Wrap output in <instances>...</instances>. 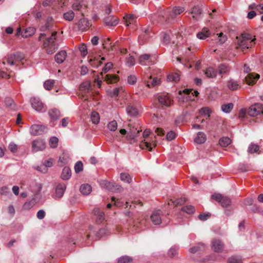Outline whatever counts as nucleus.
<instances>
[{"mask_svg": "<svg viewBox=\"0 0 263 263\" xmlns=\"http://www.w3.org/2000/svg\"><path fill=\"white\" fill-rule=\"evenodd\" d=\"M144 82L148 87L155 86L160 83V80L157 78H152L151 75H145L144 77Z\"/></svg>", "mask_w": 263, "mask_h": 263, "instance_id": "1a4fd4ad", "label": "nucleus"}, {"mask_svg": "<svg viewBox=\"0 0 263 263\" xmlns=\"http://www.w3.org/2000/svg\"><path fill=\"white\" fill-rule=\"evenodd\" d=\"M35 169L43 173H46L48 171V168L44 164H42L40 165L37 166Z\"/></svg>", "mask_w": 263, "mask_h": 263, "instance_id": "0e129e2a", "label": "nucleus"}, {"mask_svg": "<svg viewBox=\"0 0 263 263\" xmlns=\"http://www.w3.org/2000/svg\"><path fill=\"white\" fill-rule=\"evenodd\" d=\"M58 139L55 137H52L50 139L49 145L52 148H55L57 147L58 143Z\"/></svg>", "mask_w": 263, "mask_h": 263, "instance_id": "13d9d810", "label": "nucleus"}, {"mask_svg": "<svg viewBox=\"0 0 263 263\" xmlns=\"http://www.w3.org/2000/svg\"><path fill=\"white\" fill-rule=\"evenodd\" d=\"M107 234V230L105 228L101 229L96 234L97 238H101Z\"/></svg>", "mask_w": 263, "mask_h": 263, "instance_id": "774afa93", "label": "nucleus"}, {"mask_svg": "<svg viewBox=\"0 0 263 263\" xmlns=\"http://www.w3.org/2000/svg\"><path fill=\"white\" fill-rule=\"evenodd\" d=\"M90 88V83L89 81H86L82 83L80 86V89L81 93L79 95L80 98L84 99V100H87L88 97L87 96V93L89 92Z\"/></svg>", "mask_w": 263, "mask_h": 263, "instance_id": "423d86ee", "label": "nucleus"}, {"mask_svg": "<svg viewBox=\"0 0 263 263\" xmlns=\"http://www.w3.org/2000/svg\"><path fill=\"white\" fill-rule=\"evenodd\" d=\"M112 66L113 65L111 63L109 62L106 63L104 68H103L101 74L103 76V73H107L108 71L112 68Z\"/></svg>", "mask_w": 263, "mask_h": 263, "instance_id": "69168bd1", "label": "nucleus"}, {"mask_svg": "<svg viewBox=\"0 0 263 263\" xmlns=\"http://www.w3.org/2000/svg\"><path fill=\"white\" fill-rule=\"evenodd\" d=\"M234 105L233 103H228L221 105L222 110L226 113H229L233 108Z\"/></svg>", "mask_w": 263, "mask_h": 263, "instance_id": "37998d69", "label": "nucleus"}, {"mask_svg": "<svg viewBox=\"0 0 263 263\" xmlns=\"http://www.w3.org/2000/svg\"><path fill=\"white\" fill-rule=\"evenodd\" d=\"M168 81L177 83L180 80V73L179 72H173L167 76Z\"/></svg>", "mask_w": 263, "mask_h": 263, "instance_id": "c756f323", "label": "nucleus"}, {"mask_svg": "<svg viewBox=\"0 0 263 263\" xmlns=\"http://www.w3.org/2000/svg\"><path fill=\"white\" fill-rule=\"evenodd\" d=\"M104 22L107 26H115L118 23V19L115 16H109L104 19Z\"/></svg>", "mask_w": 263, "mask_h": 263, "instance_id": "4be33fe9", "label": "nucleus"}, {"mask_svg": "<svg viewBox=\"0 0 263 263\" xmlns=\"http://www.w3.org/2000/svg\"><path fill=\"white\" fill-rule=\"evenodd\" d=\"M83 169V165L82 162H77L74 165V171L76 173H79Z\"/></svg>", "mask_w": 263, "mask_h": 263, "instance_id": "052dcab7", "label": "nucleus"}, {"mask_svg": "<svg viewBox=\"0 0 263 263\" xmlns=\"http://www.w3.org/2000/svg\"><path fill=\"white\" fill-rule=\"evenodd\" d=\"M158 101L160 104L162 106V107H170L172 104L173 100L167 95H162L159 96L158 97Z\"/></svg>", "mask_w": 263, "mask_h": 263, "instance_id": "9d476101", "label": "nucleus"}, {"mask_svg": "<svg viewBox=\"0 0 263 263\" xmlns=\"http://www.w3.org/2000/svg\"><path fill=\"white\" fill-rule=\"evenodd\" d=\"M259 148L258 145L252 143L249 145L248 152L251 154H253L255 153L259 154Z\"/></svg>", "mask_w": 263, "mask_h": 263, "instance_id": "79ce46f5", "label": "nucleus"}, {"mask_svg": "<svg viewBox=\"0 0 263 263\" xmlns=\"http://www.w3.org/2000/svg\"><path fill=\"white\" fill-rule=\"evenodd\" d=\"M13 53L8 55L7 58L4 59L3 64L5 65L6 63H7L10 65H14L17 61H15V57Z\"/></svg>", "mask_w": 263, "mask_h": 263, "instance_id": "2f4dec72", "label": "nucleus"}, {"mask_svg": "<svg viewBox=\"0 0 263 263\" xmlns=\"http://www.w3.org/2000/svg\"><path fill=\"white\" fill-rule=\"evenodd\" d=\"M228 263H242L241 258L238 256H232L228 258Z\"/></svg>", "mask_w": 263, "mask_h": 263, "instance_id": "a18cd8bd", "label": "nucleus"}, {"mask_svg": "<svg viewBox=\"0 0 263 263\" xmlns=\"http://www.w3.org/2000/svg\"><path fill=\"white\" fill-rule=\"evenodd\" d=\"M203 71L205 75L209 78H215L217 74V69L212 67L207 68Z\"/></svg>", "mask_w": 263, "mask_h": 263, "instance_id": "412c9836", "label": "nucleus"}, {"mask_svg": "<svg viewBox=\"0 0 263 263\" xmlns=\"http://www.w3.org/2000/svg\"><path fill=\"white\" fill-rule=\"evenodd\" d=\"M47 130V128L43 125L34 124L30 127V134L33 136L42 135Z\"/></svg>", "mask_w": 263, "mask_h": 263, "instance_id": "0eeeda50", "label": "nucleus"}, {"mask_svg": "<svg viewBox=\"0 0 263 263\" xmlns=\"http://www.w3.org/2000/svg\"><path fill=\"white\" fill-rule=\"evenodd\" d=\"M186 201L185 198H180L179 199H177L175 200H170V201L168 202V205L174 204L175 206H178L179 205H181L183 204Z\"/></svg>", "mask_w": 263, "mask_h": 263, "instance_id": "58836bf2", "label": "nucleus"}, {"mask_svg": "<svg viewBox=\"0 0 263 263\" xmlns=\"http://www.w3.org/2000/svg\"><path fill=\"white\" fill-rule=\"evenodd\" d=\"M205 246L203 243H198L190 249V252L192 253H195L199 250H202L204 249Z\"/></svg>", "mask_w": 263, "mask_h": 263, "instance_id": "ea45409f", "label": "nucleus"}, {"mask_svg": "<svg viewBox=\"0 0 263 263\" xmlns=\"http://www.w3.org/2000/svg\"><path fill=\"white\" fill-rule=\"evenodd\" d=\"M149 134H150L149 130L145 129L143 133V137L145 139L147 138L148 137ZM152 145H153L154 147L156 146V145H157L156 142L153 141V142L152 143L148 141H146L145 139H144L143 141H142V142H141V143L140 144V147L142 149H148L149 151H152V150L153 149Z\"/></svg>", "mask_w": 263, "mask_h": 263, "instance_id": "20e7f679", "label": "nucleus"}, {"mask_svg": "<svg viewBox=\"0 0 263 263\" xmlns=\"http://www.w3.org/2000/svg\"><path fill=\"white\" fill-rule=\"evenodd\" d=\"M162 212L160 211H156L153 213L151 216V219L154 224H160L162 222Z\"/></svg>", "mask_w": 263, "mask_h": 263, "instance_id": "f8f14e48", "label": "nucleus"}, {"mask_svg": "<svg viewBox=\"0 0 263 263\" xmlns=\"http://www.w3.org/2000/svg\"><path fill=\"white\" fill-rule=\"evenodd\" d=\"M93 213L97 216L96 221L98 224H101L104 221V213L101 211L100 209L95 208L93 210Z\"/></svg>", "mask_w": 263, "mask_h": 263, "instance_id": "f3484780", "label": "nucleus"}, {"mask_svg": "<svg viewBox=\"0 0 263 263\" xmlns=\"http://www.w3.org/2000/svg\"><path fill=\"white\" fill-rule=\"evenodd\" d=\"M80 191L83 195H87L91 192V187L88 184H83L80 186Z\"/></svg>", "mask_w": 263, "mask_h": 263, "instance_id": "473e14b6", "label": "nucleus"}, {"mask_svg": "<svg viewBox=\"0 0 263 263\" xmlns=\"http://www.w3.org/2000/svg\"><path fill=\"white\" fill-rule=\"evenodd\" d=\"M260 76L258 74L250 73L245 77V81L247 84L251 85L256 83L259 78Z\"/></svg>", "mask_w": 263, "mask_h": 263, "instance_id": "ddd939ff", "label": "nucleus"}, {"mask_svg": "<svg viewBox=\"0 0 263 263\" xmlns=\"http://www.w3.org/2000/svg\"><path fill=\"white\" fill-rule=\"evenodd\" d=\"M107 127L110 130L114 132L117 128V123L115 120L112 121L108 124Z\"/></svg>", "mask_w": 263, "mask_h": 263, "instance_id": "bf43d9fd", "label": "nucleus"}, {"mask_svg": "<svg viewBox=\"0 0 263 263\" xmlns=\"http://www.w3.org/2000/svg\"><path fill=\"white\" fill-rule=\"evenodd\" d=\"M100 184L102 187L113 192H121L123 190L121 185L111 183L107 180H102Z\"/></svg>", "mask_w": 263, "mask_h": 263, "instance_id": "7ed1b4c3", "label": "nucleus"}, {"mask_svg": "<svg viewBox=\"0 0 263 263\" xmlns=\"http://www.w3.org/2000/svg\"><path fill=\"white\" fill-rule=\"evenodd\" d=\"M14 54V56L15 57V61L17 62L21 61L24 58V55L23 53L21 52H16Z\"/></svg>", "mask_w": 263, "mask_h": 263, "instance_id": "338daca9", "label": "nucleus"}, {"mask_svg": "<svg viewBox=\"0 0 263 263\" xmlns=\"http://www.w3.org/2000/svg\"><path fill=\"white\" fill-rule=\"evenodd\" d=\"M126 111L129 115H130L132 116H136L138 113L137 109L132 105L127 106Z\"/></svg>", "mask_w": 263, "mask_h": 263, "instance_id": "c03bdc74", "label": "nucleus"}, {"mask_svg": "<svg viewBox=\"0 0 263 263\" xmlns=\"http://www.w3.org/2000/svg\"><path fill=\"white\" fill-rule=\"evenodd\" d=\"M206 139V135L202 132H199L197 137L195 138V142L198 144L203 143Z\"/></svg>", "mask_w": 263, "mask_h": 263, "instance_id": "7c9ffc66", "label": "nucleus"}, {"mask_svg": "<svg viewBox=\"0 0 263 263\" xmlns=\"http://www.w3.org/2000/svg\"><path fill=\"white\" fill-rule=\"evenodd\" d=\"M6 106L11 110H15L16 109V104L11 98L7 97L5 100Z\"/></svg>", "mask_w": 263, "mask_h": 263, "instance_id": "72a5a7b5", "label": "nucleus"}, {"mask_svg": "<svg viewBox=\"0 0 263 263\" xmlns=\"http://www.w3.org/2000/svg\"><path fill=\"white\" fill-rule=\"evenodd\" d=\"M91 119L93 123L97 124L100 121L99 114L96 111H93L91 113Z\"/></svg>", "mask_w": 263, "mask_h": 263, "instance_id": "de8ad7c7", "label": "nucleus"}, {"mask_svg": "<svg viewBox=\"0 0 263 263\" xmlns=\"http://www.w3.org/2000/svg\"><path fill=\"white\" fill-rule=\"evenodd\" d=\"M31 104L32 107L38 111H44V108L43 103L38 99L36 98H32L31 99Z\"/></svg>", "mask_w": 263, "mask_h": 263, "instance_id": "9b49d317", "label": "nucleus"}, {"mask_svg": "<svg viewBox=\"0 0 263 263\" xmlns=\"http://www.w3.org/2000/svg\"><path fill=\"white\" fill-rule=\"evenodd\" d=\"M202 9L199 6H196L192 8L191 13L192 14V17L196 21H198L201 18L202 13Z\"/></svg>", "mask_w": 263, "mask_h": 263, "instance_id": "dca6fc26", "label": "nucleus"}, {"mask_svg": "<svg viewBox=\"0 0 263 263\" xmlns=\"http://www.w3.org/2000/svg\"><path fill=\"white\" fill-rule=\"evenodd\" d=\"M71 176V170L68 167H65L63 169L61 178L63 180H68Z\"/></svg>", "mask_w": 263, "mask_h": 263, "instance_id": "f704fd0d", "label": "nucleus"}, {"mask_svg": "<svg viewBox=\"0 0 263 263\" xmlns=\"http://www.w3.org/2000/svg\"><path fill=\"white\" fill-rule=\"evenodd\" d=\"M57 32L54 31L52 33L50 37L46 39L43 43L44 48H45L46 52L48 54H51L54 53L58 49V46L55 43L57 38Z\"/></svg>", "mask_w": 263, "mask_h": 263, "instance_id": "f03ea898", "label": "nucleus"}, {"mask_svg": "<svg viewBox=\"0 0 263 263\" xmlns=\"http://www.w3.org/2000/svg\"><path fill=\"white\" fill-rule=\"evenodd\" d=\"M72 8L75 11H80L82 15L83 16L84 10L87 8V5L83 0H75L72 4Z\"/></svg>", "mask_w": 263, "mask_h": 263, "instance_id": "6e6552de", "label": "nucleus"}, {"mask_svg": "<svg viewBox=\"0 0 263 263\" xmlns=\"http://www.w3.org/2000/svg\"><path fill=\"white\" fill-rule=\"evenodd\" d=\"M138 62L142 65H146L152 62V59L150 54H144L140 56Z\"/></svg>", "mask_w": 263, "mask_h": 263, "instance_id": "6ab92c4d", "label": "nucleus"}, {"mask_svg": "<svg viewBox=\"0 0 263 263\" xmlns=\"http://www.w3.org/2000/svg\"><path fill=\"white\" fill-rule=\"evenodd\" d=\"M248 114L251 117H256L263 114L262 105L259 103L251 106L248 110Z\"/></svg>", "mask_w": 263, "mask_h": 263, "instance_id": "39448f33", "label": "nucleus"}, {"mask_svg": "<svg viewBox=\"0 0 263 263\" xmlns=\"http://www.w3.org/2000/svg\"><path fill=\"white\" fill-rule=\"evenodd\" d=\"M237 49L240 48L242 51L246 49L251 48V47L255 44V39H252L251 34L243 33H241L239 36L236 37Z\"/></svg>", "mask_w": 263, "mask_h": 263, "instance_id": "f257e3e1", "label": "nucleus"}, {"mask_svg": "<svg viewBox=\"0 0 263 263\" xmlns=\"http://www.w3.org/2000/svg\"><path fill=\"white\" fill-rule=\"evenodd\" d=\"M139 130H137V128H133L130 129L129 133L128 134V138L130 139H134L137 135L140 133Z\"/></svg>", "mask_w": 263, "mask_h": 263, "instance_id": "49530a36", "label": "nucleus"}, {"mask_svg": "<svg viewBox=\"0 0 263 263\" xmlns=\"http://www.w3.org/2000/svg\"><path fill=\"white\" fill-rule=\"evenodd\" d=\"M220 203L223 207H228L231 205V201L228 197H223Z\"/></svg>", "mask_w": 263, "mask_h": 263, "instance_id": "4d7b16f0", "label": "nucleus"}, {"mask_svg": "<svg viewBox=\"0 0 263 263\" xmlns=\"http://www.w3.org/2000/svg\"><path fill=\"white\" fill-rule=\"evenodd\" d=\"M227 87L231 90H236L239 88V85L237 81L230 79L227 82Z\"/></svg>", "mask_w": 263, "mask_h": 263, "instance_id": "c85d7f7f", "label": "nucleus"}, {"mask_svg": "<svg viewBox=\"0 0 263 263\" xmlns=\"http://www.w3.org/2000/svg\"><path fill=\"white\" fill-rule=\"evenodd\" d=\"M132 260V259L127 256H123L118 258V263H126Z\"/></svg>", "mask_w": 263, "mask_h": 263, "instance_id": "680f3d73", "label": "nucleus"}, {"mask_svg": "<svg viewBox=\"0 0 263 263\" xmlns=\"http://www.w3.org/2000/svg\"><path fill=\"white\" fill-rule=\"evenodd\" d=\"M36 203V200L33 198L31 201L26 202L24 204L23 207L25 209H29L33 207Z\"/></svg>", "mask_w": 263, "mask_h": 263, "instance_id": "603ef678", "label": "nucleus"}, {"mask_svg": "<svg viewBox=\"0 0 263 263\" xmlns=\"http://www.w3.org/2000/svg\"><path fill=\"white\" fill-rule=\"evenodd\" d=\"M124 22L126 26H128L129 24H132L134 22L135 16L133 14L126 15L124 17Z\"/></svg>", "mask_w": 263, "mask_h": 263, "instance_id": "a19ab883", "label": "nucleus"}, {"mask_svg": "<svg viewBox=\"0 0 263 263\" xmlns=\"http://www.w3.org/2000/svg\"><path fill=\"white\" fill-rule=\"evenodd\" d=\"M218 69L219 74L228 73L230 70L229 67L224 64H220L218 67Z\"/></svg>", "mask_w": 263, "mask_h": 263, "instance_id": "c9c22d12", "label": "nucleus"}, {"mask_svg": "<svg viewBox=\"0 0 263 263\" xmlns=\"http://www.w3.org/2000/svg\"><path fill=\"white\" fill-rule=\"evenodd\" d=\"M184 8L182 7H175L173 10L172 14H170L171 16L173 18L177 15L180 14L184 11Z\"/></svg>", "mask_w": 263, "mask_h": 263, "instance_id": "8fccbe9b", "label": "nucleus"}, {"mask_svg": "<svg viewBox=\"0 0 263 263\" xmlns=\"http://www.w3.org/2000/svg\"><path fill=\"white\" fill-rule=\"evenodd\" d=\"M218 35V42L220 44H222L227 40V37L223 33L220 32Z\"/></svg>", "mask_w": 263, "mask_h": 263, "instance_id": "e2e57ef3", "label": "nucleus"}, {"mask_svg": "<svg viewBox=\"0 0 263 263\" xmlns=\"http://www.w3.org/2000/svg\"><path fill=\"white\" fill-rule=\"evenodd\" d=\"M45 148V143L43 140H35L32 142V149L34 152L42 151Z\"/></svg>", "mask_w": 263, "mask_h": 263, "instance_id": "2eb2a0df", "label": "nucleus"}, {"mask_svg": "<svg viewBox=\"0 0 263 263\" xmlns=\"http://www.w3.org/2000/svg\"><path fill=\"white\" fill-rule=\"evenodd\" d=\"M103 45L105 49L109 51L114 50V45H112V43L111 42L110 38H107L104 40L103 43Z\"/></svg>", "mask_w": 263, "mask_h": 263, "instance_id": "e433bc0d", "label": "nucleus"}, {"mask_svg": "<svg viewBox=\"0 0 263 263\" xmlns=\"http://www.w3.org/2000/svg\"><path fill=\"white\" fill-rule=\"evenodd\" d=\"M89 61L92 66L96 68L98 67L102 64V62L99 61V59L96 58L93 59H90Z\"/></svg>", "mask_w": 263, "mask_h": 263, "instance_id": "6e6d98bb", "label": "nucleus"}, {"mask_svg": "<svg viewBox=\"0 0 263 263\" xmlns=\"http://www.w3.org/2000/svg\"><path fill=\"white\" fill-rule=\"evenodd\" d=\"M67 56V53L65 50H61L59 51L55 55V61L58 63H62L65 60L66 57Z\"/></svg>", "mask_w": 263, "mask_h": 263, "instance_id": "b1692460", "label": "nucleus"}, {"mask_svg": "<svg viewBox=\"0 0 263 263\" xmlns=\"http://www.w3.org/2000/svg\"><path fill=\"white\" fill-rule=\"evenodd\" d=\"M107 94L111 98L117 97L121 92H124V90L122 87L115 88L113 89H108L107 90Z\"/></svg>", "mask_w": 263, "mask_h": 263, "instance_id": "5701e85b", "label": "nucleus"}, {"mask_svg": "<svg viewBox=\"0 0 263 263\" xmlns=\"http://www.w3.org/2000/svg\"><path fill=\"white\" fill-rule=\"evenodd\" d=\"M48 114L52 121L57 120L60 117V112L56 108L50 109L48 111Z\"/></svg>", "mask_w": 263, "mask_h": 263, "instance_id": "393cba45", "label": "nucleus"}, {"mask_svg": "<svg viewBox=\"0 0 263 263\" xmlns=\"http://www.w3.org/2000/svg\"><path fill=\"white\" fill-rule=\"evenodd\" d=\"M120 178L122 181L128 183H130L132 181L130 175L127 173H121L120 174Z\"/></svg>", "mask_w": 263, "mask_h": 263, "instance_id": "09e8293b", "label": "nucleus"}, {"mask_svg": "<svg viewBox=\"0 0 263 263\" xmlns=\"http://www.w3.org/2000/svg\"><path fill=\"white\" fill-rule=\"evenodd\" d=\"M66 190V185L64 183H59L55 187V197L61 198L64 195Z\"/></svg>", "mask_w": 263, "mask_h": 263, "instance_id": "a211bd4d", "label": "nucleus"}, {"mask_svg": "<svg viewBox=\"0 0 263 263\" xmlns=\"http://www.w3.org/2000/svg\"><path fill=\"white\" fill-rule=\"evenodd\" d=\"M211 32L207 28L204 27L201 32L197 34V37L201 40H205L206 37L210 36Z\"/></svg>", "mask_w": 263, "mask_h": 263, "instance_id": "a878e982", "label": "nucleus"}, {"mask_svg": "<svg viewBox=\"0 0 263 263\" xmlns=\"http://www.w3.org/2000/svg\"><path fill=\"white\" fill-rule=\"evenodd\" d=\"M231 143V140L228 137H222L220 139L219 143L222 147H227Z\"/></svg>", "mask_w": 263, "mask_h": 263, "instance_id": "4c0bfd02", "label": "nucleus"}, {"mask_svg": "<svg viewBox=\"0 0 263 263\" xmlns=\"http://www.w3.org/2000/svg\"><path fill=\"white\" fill-rule=\"evenodd\" d=\"M103 78L107 83H114L119 80V77L116 74H106L104 77H103Z\"/></svg>", "mask_w": 263, "mask_h": 263, "instance_id": "bb28decb", "label": "nucleus"}, {"mask_svg": "<svg viewBox=\"0 0 263 263\" xmlns=\"http://www.w3.org/2000/svg\"><path fill=\"white\" fill-rule=\"evenodd\" d=\"M35 28L34 27H28L21 33V35L24 38H27L33 35L35 32Z\"/></svg>", "mask_w": 263, "mask_h": 263, "instance_id": "cd10ccee", "label": "nucleus"}, {"mask_svg": "<svg viewBox=\"0 0 263 263\" xmlns=\"http://www.w3.org/2000/svg\"><path fill=\"white\" fill-rule=\"evenodd\" d=\"M74 16V13L72 11H69L63 14L64 18L68 21H71L73 20Z\"/></svg>", "mask_w": 263, "mask_h": 263, "instance_id": "3c124183", "label": "nucleus"}, {"mask_svg": "<svg viewBox=\"0 0 263 263\" xmlns=\"http://www.w3.org/2000/svg\"><path fill=\"white\" fill-rule=\"evenodd\" d=\"M181 210L182 211L188 214H192L195 212L194 207L192 205L184 206L182 208Z\"/></svg>", "mask_w": 263, "mask_h": 263, "instance_id": "864d4df0", "label": "nucleus"}, {"mask_svg": "<svg viewBox=\"0 0 263 263\" xmlns=\"http://www.w3.org/2000/svg\"><path fill=\"white\" fill-rule=\"evenodd\" d=\"M212 248L215 252H221L223 249V243L220 239H214L212 242Z\"/></svg>", "mask_w": 263, "mask_h": 263, "instance_id": "4468645a", "label": "nucleus"}, {"mask_svg": "<svg viewBox=\"0 0 263 263\" xmlns=\"http://www.w3.org/2000/svg\"><path fill=\"white\" fill-rule=\"evenodd\" d=\"M78 25L80 30L84 31L89 27L90 23L87 20L83 18L79 20Z\"/></svg>", "mask_w": 263, "mask_h": 263, "instance_id": "aec40b11", "label": "nucleus"}, {"mask_svg": "<svg viewBox=\"0 0 263 263\" xmlns=\"http://www.w3.org/2000/svg\"><path fill=\"white\" fill-rule=\"evenodd\" d=\"M54 83V81L53 80H48L44 83V88L47 90H50L52 88Z\"/></svg>", "mask_w": 263, "mask_h": 263, "instance_id": "5fc2aeb1", "label": "nucleus"}]
</instances>
